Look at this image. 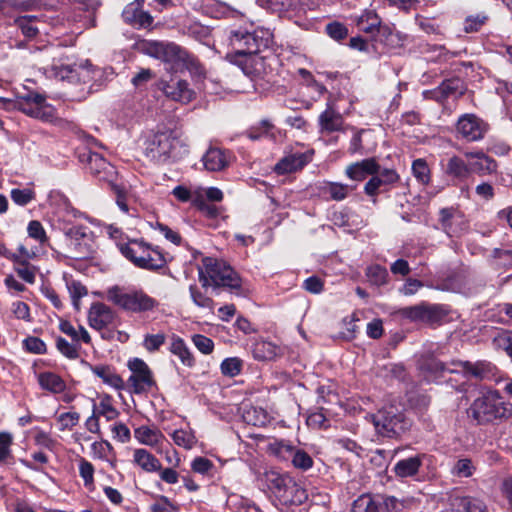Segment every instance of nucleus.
Masks as SVG:
<instances>
[{"mask_svg":"<svg viewBox=\"0 0 512 512\" xmlns=\"http://www.w3.org/2000/svg\"><path fill=\"white\" fill-rule=\"evenodd\" d=\"M152 512H175L176 507L165 496H160L151 506Z\"/></svg>","mask_w":512,"mask_h":512,"instance_id":"obj_63","label":"nucleus"},{"mask_svg":"<svg viewBox=\"0 0 512 512\" xmlns=\"http://www.w3.org/2000/svg\"><path fill=\"white\" fill-rule=\"evenodd\" d=\"M226 59L239 66L248 76H257L264 72V58L259 53L242 54L239 57L226 55Z\"/></svg>","mask_w":512,"mask_h":512,"instance_id":"obj_16","label":"nucleus"},{"mask_svg":"<svg viewBox=\"0 0 512 512\" xmlns=\"http://www.w3.org/2000/svg\"><path fill=\"white\" fill-rule=\"evenodd\" d=\"M474 471L475 467L468 458L459 459L452 469L454 475L465 478L472 476Z\"/></svg>","mask_w":512,"mask_h":512,"instance_id":"obj_54","label":"nucleus"},{"mask_svg":"<svg viewBox=\"0 0 512 512\" xmlns=\"http://www.w3.org/2000/svg\"><path fill=\"white\" fill-rule=\"evenodd\" d=\"M278 499L282 505L288 508L290 506L302 505L308 499V494L306 490L292 478L291 483L285 487Z\"/></svg>","mask_w":512,"mask_h":512,"instance_id":"obj_25","label":"nucleus"},{"mask_svg":"<svg viewBox=\"0 0 512 512\" xmlns=\"http://www.w3.org/2000/svg\"><path fill=\"white\" fill-rule=\"evenodd\" d=\"M135 439L143 445L156 448L161 445L164 440V435L157 428L149 426H140L134 430Z\"/></svg>","mask_w":512,"mask_h":512,"instance_id":"obj_30","label":"nucleus"},{"mask_svg":"<svg viewBox=\"0 0 512 512\" xmlns=\"http://www.w3.org/2000/svg\"><path fill=\"white\" fill-rule=\"evenodd\" d=\"M80 415L77 412L62 413L58 417V422L61 425L60 430L72 428L79 422Z\"/></svg>","mask_w":512,"mask_h":512,"instance_id":"obj_61","label":"nucleus"},{"mask_svg":"<svg viewBox=\"0 0 512 512\" xmlns=\"http://www.w3.org/2000/svg\"><path fill=\"white\" fill-rule=\"evenodd\" d=\"M468 414L478 424H484L508 418L512 414V407L505 402L498 391L488 390L473 401L468 409Z\"/></svg>","mask_w":512,"mask_h":512,"instance_id":"obj_5","label":"nucleus"},{"mask_svg":"<svg viewBox=\"0 0 512 512\" xmlns=\"http://www.w3.org/2000/svg\"><path fill=\"white\" fill-rule=\"evenodd\" d=\"M318 122L321 131L331 133L343 130L344 121L342 115L330 105L320 114Z\"/></svg>","mask_w":512,"mask_h":512,"instance_id":"obj_29","label":"nucleus"},{"mask_svg":"<svg viewBox=\"0 0 512 512\" xmlns=\"http://www.w3.org/2000/svg\"><path fill=\"white\" fill-rule=\"evenodd\" d=\"M27 232L30 238L38 241L42 245L48 242V237L46 235L45 229L43 225L37 220L29 222Z\"/></svg>","mask_w":512,"mask_h":512,"instance_id":"obj_51","label":"nucleus"},{"mask_svg":"<svg viewBox=\"0 0 512 512\" xmlns=\"http://www.w3.org/2000/svg\"><path fill=\"white\" fill-rule=\"evenodd\" d=\"M133 463L147 473L158 472L162 467L159 459L144 448L133 451Z\"/></svg>","mask_w":512,"mask_h":512,"instance_id":"obj_28","label":"nucleus"},{"mask_svg":"<svg viewBox=\"0 0 512 512\" xmlns=\"http://www.w3.org/2000/svg\"><path fill=\"white\" fill-rule=\"evenodd\" d=\"M198 277L204 288L214 289L223 287L241 295L242 279L238 273L225 261L204 257L198 266Z\"/></svg>","mask_w":512,"mask_h":512,"instance_id":"obj_1","label":"nucleus"},{"mask_svg":"<svg viewBox=\"0 0 512 512\" xmlns=\"http://www.w3.org/2000/svg\"><path fill=\"white\" fill-rule=\"evenodd\" d=\"M159 88L171 100L182 103L190 102L195 95L187 81L181 79H171L169 82L161 81Z\"/></svg>","mask_w":512,"mask_h":512,"instance_id":"obj_15","label":"nucleus"},{"mask_svg":"<svg viewBox=\"0 0 512 512\" xmlns=\"http://www.w3.org/2000/svg\"><path fill=\"white\" fill-rule=\"evenodd\" d=\"M366 276L371 284L381 286L387 282L388 271L380 265H372L367 268Z\"/></svg>","mask_w":512,"mask_h":512,"instance_id":"obj_44","label":"nucleus"},{"mask_svg":"<svg viewBox=\"0 0 512 512\" xmlns=\"http://www.w3.org/2000/svg\"><path fill=\"white\" fill-rule=\"evenodd\" d=\"M171 437L177 446L185 449H191L196 444V437L191 430L177 429L173 431Z\"/></svg>","mask_w":512,"mask_h":512,"instance_id":"obj_42","label":"nucleus"},{"mask_svg":"<svg viewBox=\"0 0 512 512\" xmlns=\"http://www.w3.org/2000/svg\"><path fill=\"white\" fill-rule=\"evenodd\" d=\"M371 417L377 433L384 437H397L411 425L410 420L394 406L382 408Z\"/></svg>","mask_w":512,"mask_h":512,"instance_id":"obj_10","label":"nucleus"},{"mask_svg":"<svg viewBox=\"0 0 512 512\" xmlns=\"http://www.w3.org/2000/svg\"><path fill=\"white\" fill-rule=\"evenodd\" d=\"M312 153L295 152L283 157L276 165L275 172L278 174H286L303 168L311 161Z\"/></svg>","mask_w":512,"mask_h":512,"instance_id":"obj_22","label":"nucleus"},{"mask_svg":"<svg viewBox=\"0 0 512 512\" xmlns=\"http://www.w3.org/2000/svg\"><path fill=\"white\" fill-rule=\"evenodd\" d=\"M128 367L132 372L128 382L133 393H145L155 385L152 372L142 359L133 358L128 362Z\"/></svg>","mask_w":512,"mask_h":512,"instance_id":"obj_11","label":"nucleus"},{"mask_svg":"<svg viewBox=\"0 0 512 512\" xmlns=\"http://www.w3.org/2000/svg\"><path fill=\"white\" fill-rule=\"evenodd\" d=\"M493 344L496 348L502 349L512 358V336L507 332H499L493 338Z\"/></svg>","mask_w":512,"mask_h":512,"instance_id":"obj_56","label":"nucleus"},{"mask_svg":"<svg viewBox=\"0 0 512 512\" xmlns=\"http://www.w3.org/2000/svg\"><path fill=\"white\" fill-rule=\"evenodd\" d=\"M326 32L334 40H342L348 35L346 26L340 22H332L327 24Z\"/></svg>","mask_w":512,"mask_h":512,"instance_id":"obj_58","label":"nucleus"},{"mask_svg":"<svg viewBox=\"0 0 512 512\" xmlns=\"http://www.w3.org/2000/svg\"><path fill=\"white\" fill-rule=\"evenodd\" d=\"M379 512H398L399 501L393 496L379 497Z\"/></svg>","mask_w":512,"mask_h":512,"instance_id":"obj_64","label":"nucleus"},{"mask_svg":"<svg viewBox=\"0 0 512 512\" xmlns=\"http://www.w3.org/2000/svg\"><path fill=\"white\" fill-rule=\"evenodd\" d=\"M243 420L248 425L263 427L269 421L270 417L267 411L261 407H248L243 412Z\"/></svg>","mask_w":512,"mask_h":512,"instance_id":"obj_37","label":"nucleus"},{"mask_svg":"<svg viewBox=\"0 0 512 512\" xmlns=\"http://www.w3.org/2000/svg\"><path fill=\"white\" fill-rule=\"evenodd\" d=\"M50 73L53 77L59 80H68L69 82H76L82 80L86 82L90 79V72L87 68L82 66L70 65H53Z\"/></svg>","mask_w":512,"mask_h":512,"instance_id":"obj_20","label":"nucleus"},{"mask_svg":"<svg viewBox=\"0 0 512 512\" xmlns=\"http://www.w3.org/2000/svg\"><path fill=\"white\" fill-rule=\"evenodd\" d=\"M189 290H190L192 301L194 302L195 305H197L198 307H201V308L213 310L214 301L210 297H207L194 285H191Z\"/></svg>","mask_w":512,"mask_h":512,"instance_id":"obj_52","label":"nucleus"},{"mask_svg":"<svg viewBox=\"0 0 512 512\" xmlns=\"http://www.w3.org/2000/svg\"><path fill=\"white\" fill-rule=\"evenodd\" d=\"M290 460L297 469L308 470L313 466V460L310 455L296 447L293 449Z\"/></svg>","mask_w":512,"mask_h":512,"instance_id":"obj_46","label":"nucleus"},{"mask_svg":"<svg viewBox=\"0 0 512 512\" xmlns=\"http://www.w3.org/2000/svg\"><path fill=\"white\" fill-rule=\"evenodd\" d=\"M422 464V458L420 455L409 457L398 461L395 464L394 471L399 477H411L414 476Z\"/></svg>","mask_w":512,"mask_h":512,"instance_id":"obj_35","label":"nucleus"},{"mask_svg":"<svg viewBox=\"0 0 512 512\" xmlns=\"http://www.w3.org/2000/svg\"><path fill=\"white\" fill-rule=\"evenodd\" d=\"M0 102L12 105L27 116L43 122L52 123L57 119L56 109L47 103L44 95L36 92H29L26 95L19 96L14 101L0 98Z\"/></svg>","mask_w":512,"mask_h":512,"instance_id":"obj_9","label":"nucleus"},{"mask_svg":"<svg viewBox=\"0 0 512 512\" xmlns=\"http://www.w3.org/2000/svg\"><path fill=\"white\" fill-rule=\"evenodd\" d=\"M117 247L127 260L141 269L156 271L167 263L164 253L158 247H152L143 240L119 242Z\"/></svg>","mask_w":512,"mask_h":512,"instance_id":"obj_2","label":"nucleus"},{"mask_svg":"<svg viewBox=\"0 0 512 512\" xmlns=\"http://www.w3.org/2000/svg\"><path fill=\"white\" fill-rule=\"evenodd\" d=\"M229 42L234 52L227 55L260 53L266 49L272 42V33L266 28H256L253 31L246 29L232 30L229 35Z\"/></svg>","mask_w":512,"mask_h":512,"instance_id":"obj_7","label":"nucleus"},{"mask_svg":"<svg viewBox=\"0 0 512 512\" xmlns=\"http://www.w3.org/2000/svg\"><path fill=\"white\" fill-rule=\"evenodd\" d=\"M10 196L15 204L19 206H25L35 198V192L29 188H15L11 190Z\"/></svg>","mask_w":512,"mask_h":512,"instance_id":"obj_50","label":"nucleus"},{"mask_svg":"<svg viewBox=\"0 0 512 512\" xmlns=\"http://www.w3.org/2000/svg\"><path fill=\"white\" fill-rule=\"evenodd\" d=\"M451 366H447L435 358H429L424 361L421 369L428 381L438 380L446 371L450 373L463 372L465 375L477 379H483L488 372L487 365L481 362L453 361Z\"/></svg>","mask_w":512,"mask_h":512,"instance_id":"obj_8","label":"nucleus"},{"mask_svg":"<svg viewBox=\"0 0 512 512\" xmlns=\"http://www.w3.org/2000/svg\"><path fill=\"white\" fill-rule=\"evenodd\" d=\"M66 285L74 308L79 310L81 298L87 295L86 287L76 280L67 281Z\"/></svg>","mask_w":512,"mask_h":512,"instance_id":"obj_43","label":"nucleus"},{"mask_svg":"<svg viewBox=\"0 0 512 512\" xmlns=\"http://www.w3.org/2000/svg\"><path fill=\"white\" fill-rule=\"evenodd\" d=\"M56 347L65 357L76 359L79 356V346L76 342L70 343L62 337L56 339Z\"/></svg>","mask_w":512,"mask_h":512,"instance_id":"obj_49","label":"nucleus"},{"mask_svg":"<svg viewBox=\"0 0 512 512\" xmlns=\"http://www.w3.org/2000/svg\"><path fill=\"white\" fill-rule=\"evenodd\" d=\"M488 128V124L475 114L462 115L456 125L457 133L469 142L483 139Z\"/></svg>","mask_w":512,"mask_h":512,"instance_id":"obj_12","label":"nucleus"},{"mask_svg":"<svg viewBox=\"0 0 512 512\" xmlns=\"http://www.w3.org/2000/svg\"><path fill=\"white\" fill-rule=\"evenodd\" d=\"M252 354L256 360L271 361L283 354V349L275 343L259 340L253 344Z\"/></svg>","mask_w":512,"mask_h":512,"instance_id":"obj_27","label":"nucleus"},{"mask_svg":"<svg viewBox=\"0 0 512 512\" xmlns=\"http://www.w3.org/2000/svg\"><path fill=\"white\" fill-rule=\"evenodd\" d=\"M192 343L198 349L199 352L205 355H209L214 350V342L212 339L208 338L202 334H194L191 337Z\"/></svg>","mask_w":512,"mask_h":512,"instance_id":"obj_53","label":"nucleus"},{"mask_svg":"<svg viewBox=\"0 0 512 512\" xmlns=\"http://www.w3.org/2000/svg\"><path fill=\"white\" fill-rule=\"evenodd\" d=\"M446 173L457 178H466L470 173L469 165L461 158L453 156L448 160Z\"/></svg>","mask_w":512,"mask_h":512,"instance_id":"obj_41","label":"nucleus"},{"mask_svg":"<svg viewBox=\"0 0 512 512\" xmlns=\"http://www.w3.org/2000/svg\"><path fill=\"white\" fill-rule=\"evenodd\" d=\"M67 256L71 258H84L91 252L86 230L82 226H73L65 232Z\"/></svg>","mask_w":512,"mask_h":512,"instance_id":"obj_13","label":"nucleus"},{"mask_svg":"<svg viewBox=\"0 0 512 512\" xmlns=\"http://www.w3.org/2000/svg\"><path fill=\"white\" fill-rule=\"evenodd\" d=\"M115 313L107 305L96 302L91 305L88 312L89 326L95 330H102L113 323Z\"/></svg>","mask_w":512,"mask_h":512,"instance_id":"obj_19","label":"nucleus"},{"mask_svg":"<svg viewBox=\"0 0 512 512\" xmlns=\"http://www.w3.org/2000/svg\"><path fill=\"white\" fill-rule=\"evenodd\" d=\"M445 316V310L440 305L425 304V321L436 322Z\"/></svg>","mask_w":512,"mask_h":512,"instance_id":"obj_60","label":"nucleus"},{"mask_svg":"<svg viewBox=\"0 0 512 512\" xmlns=\"http://www.w3.org/2000/svg\"><path fill=\"white\" fill-rule=\"evenodd\" d=\"M465 156L467 158L476 159V161L470 163L469 165L470 172H475L484 175L496 170V162L481 151L466 152Z\"/></svg>","mask_w":512,"mask_h":512,"instance_id":"obj_31","label":"nucleus"},{"mask_svg":"<svg viewBox=\"0 0 512 512\" xmlns=\"http://www.w3.org/2000/svg\"><path fill=\"white\" fill-rule=\"evenodd\" d=\"M169 350L180 359L183 365L187 367L194 365V357L182 338L178 336L172 337Z\"/></svg>","mask_w":512,"mask_h":512,"instance_id":"obj_33","label":"nucleus"},{"mask_svg":"<svg viewBox=\"0 0 512 512\" xmlns=\"http://www.w3.org/2000/svg\"><path fill=\"white\" fill-rule=\"evenodd\" d=\"M96 414L104 416L107 420H113L118 416V411L112 406L109 398H104L100 401L99 406L96 407Z\"/></svg>","mask_w":512,"mask_h":512,"instance_id":"obj_57","label":"nucleus"},{"mask_svg":"<svg viewBox=\"0 0 512 512\" xmlns=\"http://www.w3.org/2000/svg\"><path fill=\"white\" fill-rule=\"evenodd\" d=\"M412 172L414 177L422 184L430 181V169L424 159H416L412 163Z\"/></svg>","mask_w":512,"mask_h":512,"instance_id":"obj_47","label":"nucleus"},{"mask_svg":"<svg viewBox=\"0 0 512 512\" xmlns=\"http://www.w3.org/2000/svg\"><path fill=\"white\" fill-rule=\"evenodd\" d=\"M355 21L360 31L371 35L389 29L387 26L381 25V19L374 10H364Z\"/></svg>","mask_w":512,"mask_h":512,"instance_id":"obj_26","label":"nucleus"},{"mask_svg":"<svg viewBox=\"0 0 512 512\" xmlns=\"http://www.w3.org/2000/svg\"><path fill=\"white\" fill-rule=\"evenodd\" d=\"M355 189V186H349L338 182H326L321 187L324 194H328L331 200L342 201Z\"/></svg>","mask_w":512,"mask_h":512,"instance_id":"obj_36","label":"nucleus"},{"mask_svg":"<svg viewBox=\"0 0 512 512\" xmlns=\"http://www.w3.org/2000/svg\"><path fill=\"white\" fill-rule=\"evenodd\" d=\"M94 456L100 459H108L113 452L111 444L107 441H96L91 445Z\"/></svg>","mask_w":512,"mask_h":512,"instance_id":"obj_59","label":"nucleus"},{"mask_svg":"<svg viewBox=\"0 0 512 512\" xmlns=\"http://www.w3.org/2000/svg\"><path fill=\"white\" fill-rule=\"evenodd\" d=\"M122 17L124 21L138 29H149L153 24V17L146 11L138 7V4L131 3L127 5Z\"/></svg>","mask_w":512,"mask_h":512,"instance_id":"obj_21","label":"nucleus"},{"mask_svg":"<svg viewBox=\"0 0 512 512\" xmlns=\"http://www.w3.org/2000/svg\"><path fill=\"white\" fill-rule=\"evenodd\" d=\"M107 299L120 309L134 314L154 311L159 302L139 288L113 286L107 291Z\"/></svg>","mask_w":512,"mask_h":512,"instance_id":"obj_4","label":"nucleus"},{"mask_svg":"<svg viewBox=\"0 0 512 512\" xmlns=\"http://www.w3.org/2000/svg\"><path fill=\"white\" fill-rule=\"evenodd\" d=\"M323 287H324V282L318 276L308 277L303 282V288L312 294L321 293L323 291Z\"/></svg>","mask_w":512,"mask_h":512,"instance_id":"obj_62","label":"nucleus"},{"mask_svg":"<svg viewBox=\"0 0 512 512\" xmlns=\"http://www.w3.org/2000/svg\"><path fill=\"white\" fill-rule=\"evenodd\" d=\"M292 477L285 473L270 469L265 470L259 475L258 481L268 491L273 493L277 498L282 491L291 483Z\"/></svg>","mask_w":512,"mask_h":512,"instance_id":"obj_18","label":"nucleus"},{"mask_svg":"<svg viewBox=\"0 0 512 512\" xmlns=\"http://www.w3.org/2000/svg\"><path fill=\"white\" fill-rule=\"evenodd\" d=\"M145 52L149 56L169 65V70L178 71L185 68L192 72H200L201 66L199 61L174 43L147 42L145 44Z\"/></svg>","mask_w":512,"mask_h":512,"instance_id":"obj_3","label":"nucleus"},{"mask_svg":"<svg viewBox=\"0 0 512 512\" xmlns=\"http://www.w3.org/2000/svg\"><path fill=\"white\" fill-rule=\"evenodd\" d=\"M462 94L463 85L459 78L445 80L437 88L423 92L425 98L434 99L438 102H442L449 97H458Z\"/></svg>","mask_w":512,"mask_h":512,"instance_id":"obj_17","label":"nucleus"},{"mask_svg":"<svg viewBox=\"0 0 512 512\" xmlns=\"http://www.w3.org/2000/svg\"><path fill=\"white\" fill-rule=\"evenodd\" d=\"M243 362L238 357H229L222 361L220 365L221 373L224 376L235 377L240 374Z\"/></svg>","mask_w":512,"mask_h":512,"instance_id":"obj_45","label":"nucleus"},{"mask_svg":"<svg viewBox=\"0 0 512 512\" xmlns=\"http://www.w3.org/2000/svg\"><path fill=\"white\" fill-rule=\"evenodd\" d=\"M379 171V164L374 158L364 159L347 166L345 174L354 181H362L370 175H374Z\"/></svg>","mask_w":512,"mask_h":512,"instance_id":"obj_23","label":"nucleus"},{"mask_svg":"<svg viewBox=\"0 0 512 512\" xmlns=\"http://www.w3.org/2000/svg\"><path fill=\"white\" fill-rule=\"evenodd\" d=\"M229 161V153L218 147H210L202 157L205 169L212 172L223 170L228 166Z\"/></svg>","mask_w":512,"mask_h":512,"instance_id":"obj_24","label":"nucleus"},{"mask_svg":"<svg viewBox=\"0 0 512 512\" xmlns=\"http://www.w3.org/2000/svg\"><path fill=\"white\" fill-rule=\"evenodd\" d=\"M164 333L147 334L143 339V347L149 352H155L165 343Z\"/></svg>","mask_w":512,"mask_h":512,"instance_id":"obj_55","label":"nucleus"},{"mask_svg":"<svg viewBox=\"0 0 512 512\" xmlns=\"http://www.w3.org/2000/svg\"><path fill=\"white\" fill-rule=\"evenodd\" d=\"M294 446L285 441L275 440L268 445V452L282 461H288L291 458Z\"/></svg>","mask_w":512,"mask_h":512,"instance_id":"obj_40","label":"nucleus"},{"mask_svg":"<svg viewBox=\"0 0 512 512\" xmlns=\"http://www.w3.org/2000/svg\"><path fill=\"white\" fill-rule=\"evenodd\" d=\"M92 372L112 388L116 390H122L124 388L122 378L110 367L103 365L95 366L92 368Z\"/></svg>","mask_w":512,"mask_h":512,"instance_id":"obj_34","label":"nucleus"},{"mask_svg":"<svg viewBox=\"0 0 512 512\" xmlns=\"http://www.w3.org/2000/svg\"><path fill=\"white\" fill-rule=\"evenodd\" d=\"M452 505L457 512H486V506L481 500L469 496L455 498Z\"/></svg>","mask_w":512,"mask_h":512,"instance_id":"obj_38","label":"nucleus"},{"mask_svg":"<svg viewBox=\"0 0 512 512\" xmlns=\"http://www.w3.org/2000/svg\"><path fill=\"white\" fill-rule=\"evenodd\" d=\"M87 169L92 176L99 181H104L109 186L115 183L117 171L114 166L107 162L100 154L89 152L86 156Z\"/></svg>","mask_w":512,"mask_h":512,"instance_id":"obj_14","label":"nucleus"},{"mask_svg":"<svg viewBox=\"0 0 512 512\" xmlns=\"http://www.w3.org/2000/svg\"><path fill=\"white\" fill-rule=\"evenodd\" d=\"M94 466L85 458L79 459V475L84 481L85 487L92 489L94 486Z\"/></svg>","mask_w":512,"mask_h":512,"instance_id":"obj_48","label":"nucleus"},{"mask_svg":"<svg viewBox=\"0 0 512 512\" xmlns=\"http://www.w3.org/2000/svg\"><path fill=\"white\" fill-rule=\"evenodd\" d=\"M186 152L182 141L171 131L154 134L147 140L144 148L145 156L158 164L175 161Z\"/></svg>","mask_w":512,"mask_h":512,"instance_id":"obj_6","label":"nucleus"},{"mask_svg":"<svg viewBox=\"0 0 512 512\" xmlns=\"http://www.w3.org/2000/svg\"><path fill=\"white\" fill-rule=\"evenodd\" d=\"M379 504V499L363 494L353 502L351 512H379Z\"/></svg>","mask_w":512,"mask_h":512,"instance_id":"obj_39","label":"nucleus"},{"mask_svg":"<svg viewBox=\"0 0 512 512\" xmlns=\"http://www.w3.org/2000/svg\"><path fill=\"white\" fill-rule=\"evenodd\" d=\"M37 378L40 387L53 394L62 393L66 389L65 381L53 372L39 373Z\"/></svg>","mask_w":512,"mask_h":512,"instance_id":"obj_32","label":"nucleus"}]
</instances>
